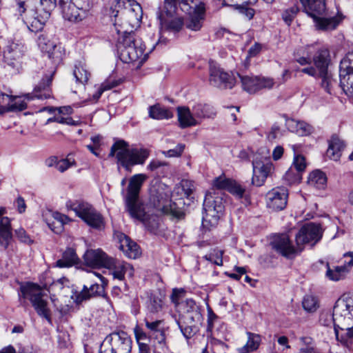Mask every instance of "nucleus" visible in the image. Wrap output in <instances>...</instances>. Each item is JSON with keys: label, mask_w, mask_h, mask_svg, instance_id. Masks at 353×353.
<instances>
[{"label": "nucleus", "mask_w": 353, "mask_h": 353, "mask_svg": "<svg viewBox=\"0 0 353 353\" xmlns=\"http://www.w3.org/2000/svg\"><path fill=\"white\" fill-rule=\"evenodd\" d=\"M147 179L145 174H137L130 178L125 196V205L132 218L143 222L148 230L155 232L159 227L157 217L148 218V215L137 203L141 188Z\"/></svg>", "instance_id": "nucleus-1"}, {"label": "nucleus", "mask_w": 353, "mask_h": 353, "mask_svg": "<svg viewBox=\"0 0 353 353\" xmlns=\"http://www.w3.org/2000/svg\"><path fill=\"white\" fill-rule=\"evenodd\" d=\"M330 317V323H324L328 326L334 324V332L337 340L339 339V329L345 330L346 338L341 339V342L347 343L353 339V296L344 294L339 298L333 308V314H326Z\"/></svg>", "instance_id": "nucleus-2"}, {"label": "nucleus", "mask_w": 353, "mask_h": 353, "mask_svg": "<svg viewBox=\"0 0 353 353\" xmlns=\"http://www.w3.org/2000/svg\"><path fill=\"white\" fill-rule=\"evenodd\" d=\"M129 28L117 29L118 34H122L118 39L117 49L121 60L125 63H132L139 68L147 60L148 54L144 53L145 46L141 39L134 34V32H128Z\"/></svg>", "instance_id": "nucleus-3"}, {"label": "nucleus", "mask_w": 353, "mask_h": 353, "mask_svg": "<svg viewBox=\"0 0 353 353\" xmlns=\"http://www.w3.org/2000/svg\"><path fill=\"white\" fill-rule=\"evenodd\" d=\"M165 8L171 14L172 9L178 14V9L187 13L184 25L192 31H199L205 20V4L200 0H177L172 1L165 0Z\"/></svg>", "instance_id": "nucleus-4"}, {"label": "nucleus", "mask_w": 353, "mask_h": 353, "mask_svg": "<svg viewBox=\"0 0 353 353\" xmlns=\"http://www.w3.org/2000/svg\"><path fill=\"white\" fill-rule=\"evenodd\" d=\"M110 157H116L118 162L128 171H130L132 166L143 164L148 158L150 152L143 148H129L128 143L119 140L116 141L111 147Z\"/></svg>", "instance_id": "nucleus-5"}, {"label": "nucleus", "mask_w": 353, "mask_h": 353, "mask_svg": "<svg viewBox=\"0 0 353 353\" xmlns=\"http://www.w3.org/2000/svg\"><path fill=\"white\" fill-rule=\"evenodd\" d=\"M22 296L30 300L37 314L46 319H50V310L45 297L47 294L38 285L29 283L21 287Z\"/></svg>", "instance_id": "nucleus-6"}, {"label": "nucleus", "mask_w": 353, "mask_h": 353, "mask_svg": "<svg viewBox=\"0 0 353 353\" xmlns=\"http://www.w3.org/2000/svg\"><path fill=\"white\" fill-rule=\"evenodd\" d=\"M66 208L75 212L89 226L95 229H101L104 227V221L101 214L98 212L90 204L85 202L66 203Z\"/></svg>", "instance_id": "nucleus-7"}, {"label": "nucleus", "mask_w": 353, "mask_h": 353, "mask_svg": "<svg viewBox=\"0 0 353 353\" xmlns=\"http://www.w3.org/2000/svg\"><path fill=\"white\" fill-rule=\"evenodd\" d=\"M132 341L125 332H114L107 336L99 353H130Z\"/></svg>", "instance_id": "nucleus-8"}, {"label": "nucleus", "mask_w": 353, "mask_h": 353, "mask_svg": "<svg viewBox=\"0 0 353 353\" xmlns=\"http://www.w3.org/2000/svg\"><path fill=\"white\" fill-rule=\"evenodd\" d=\"M203 209L205 212L202 225L203 228L210 230L217 225L220 215L223 211L224 206L222 199L214 197L211 193L207 194L203 203Z\"/></svg>", "instance_id": "nucleus-9"}, {"label": "nucleus", "mask_w": 353, "mask_h": 353, "mask_svg": "<svg viewBox=\"0 0 353 353\" xmlns=\"http://www.w3.org/2000/svg\"><path fill=\"white\" fill-rule=\"evenodd\" d=\"M172 190L165 184L161 183L158 185L154 192L152 193L150 201L154 208L164 213L176 214V203L172 196Z\"/></svg>", "instance_id": "nucleus-10"}, {"label": "nucleus", "mask_w": 353, "mask_h": 353, "mask_svg": "<svg viewBox=\"0 0 353 353\" xmlns=\"http://www.w3.org/2000/svg\"><path fill=\"white\" fill-rule=\"evenodd\" d=\"M125 1L124 2L121 1L120 5L124 6V3H126L128 6H131L132 8L128 10H122L121 18L119 19V24L115 27V29L125 30V28H129L128 32H132L133 29L140 26L143 10L141 5L137 1Z\"/></svg>", "instance_id": "nucleus-11"}, {"label": "nucleus", "mask_w": 353, "mask_h": 353, "mask_svg": "<svg viewBox=\"0 0 353 353\" xmlns=\"http://www.w3.org/2000/svg\"><path fill=\"white\" fill-rule=\"evenodd\" d=\"M59 5L63 17L70 21H81L92 7L90 0H76L75 3L61 0Z\"/></svg>", "instance_id": "nucleus-12"}, {"label": "nucleus", "mask_w": 353, "mask_h": 353, "mask_svg": "<svg viewBox=\"0 0 353 353\" xmlns=\"http://www.w3.org/2000/svg\"><path fill=\"white\" fill-rule=\"evenodd\" d=\"M19 12L20 13H24L23 20L26 24L27 27L31 32H37L41 30L45 25L46 21L50 17V11L48 10H40L43 13H38L37 10H34L31 7L20 8L19 6Z\"/></svg>", "instance_id": "nucleus-13"}, {"label": "nucleus", "mask_w": 353, "mask_h": 353, "mask_svg": "<svg viewBox=\"0 0 353 353\" xmlns=\"http://www.w3.org/2000/svg\"><path fill=\"white\" fill-rule=\"evenodd\" d=\"M321 236L319 225L309 223L304 225L296 234L295 243L302 252L306 244L314 245L321 239Z\"/></svg>", "instance_id": "nucleus-14"}, {"label": "nucleus", "mask_w": 353, "mask_h": 353, "mask_svg": "<svg viewBox=\"0 0 353 353\" xmlns=\"http://www.w3.org/2000/svg\"><path fill=\"white\" fill-rule=\"evenodd\" d=\"M271 245L277 253L286 259H294L301 252L299 245L296 243L294 245L286 234L276 235Z\"/></svg>", "instance_id": "nucleus-15"}, {"label": "nucleus", "mask_w": 353, "mask_h": 353, "mask_svg": "<svg viewBox=\"0 0 353 353\" xmlns=\"http://www.w3.org/2000/svg\"><path fill=\"white\" fill-rule=\"evenodd\" d=\"M312 61L315 67L309 65L301 69V72L313 77H316L319 73L328 72L330 63L329 50L326 48L319 49L313 56Z\"/></svg>", "instance_id": "nucleus-16"}, {"label": "nucleus", "mask_w": 353, "mask_h": 353, "mask_svg": "<svg viewBox=\"0 0 353 353\" xmlns=\"http://www.w3.org/2000/svg\"><path fill=\"white\" fill-rule=\"evenodd\" d=\"M209 81L214 87L221 89H231L236 83V79L233 74L225 72L214 64H210Z\"/></svg>", "instance_id": "nucleus-17"}, {"label": "nucleus", "mask_w": 353, "mask_h": 353, "mask_svg": "<svg viewBox=\"0 0 353 353\" xmlns=\"http://www.w3.org/2000/svg\"><path fill=\"white\" fill-rule=\"evenodd\" d=\"M243 89L249 93L265 88L270 89L274 85V79L269 77H259L253 75H241L238 74Z\"/></svg>", "instance_id": "nucleus-18"}, {"label": "nucleus", "mask_w": 353, "mask_h": 353, "mask_svg": "<svg viewBox=\"0 0 353 353\" xmlns=\"http://www.w3.org/2000/svg\"><path fill=\"white\" fill-rule=\"evenodd\" d=\"M92 276L97 277L100 280L101 283H94L91 285L89 288L86 285H84L81 292H76L72 296V298L77 303H81L83 301L88 300L92 296L103 294L104 288L108 284V281L99 273L92 272L90 274V277Z\"/></svg>", "instance_id": "nucleus-19"}, {"label": "nucleus", "mask_w": 353, "mask_h": 353, "mask_svg": "<svg viewBox=\"0 0 353 353\" xmlns=\"http://www.w3.org/2000/svg\"><path fill=\"white\" fill-rule=\"evenodd\" d=\"M288 190L283 187L272 188L266 194L267 206L273 210H281L287 205Z\"/></svg>", "instance_id": "nucleus-20"}, {"label": "nucleus", "mask_w": 353, "mask_h": 353, "mask_svg": "<svg viewBox=\"0 0 353 353\" xmlns=\"http://www.w3.org/2000/svg\"><path fill=\"white\" fill-rule=\"evenodd\" d=\"M24 45L20 42H12L4 52V60L8 65L12 68L21 67L23 57L25 54Z\"/></svg>", "instance_id": "nucleus-21"}, {"label": "nucleus", "mask_w": 353, "mask_h": 353, "mask_svg": "<svg viewBox=\"0 0 353 353\" xmlns=\"http://www.w3.org/2000/svg\"><path fill=\"white\" fill-rule=\"evenodd\" d=\"M253 176L252 183L256 186H261L266 179L274 170V165L270 161L262 162L253 161Z\"/></svg>", "instance_id": "nucleus-22"}, {"label": "nucleus", "mask_w": 353, "mask_h": 353, "mask_svg": "<svg viewBox=\"0 0 353 353\" xmlns=\"http://www.w3.org/2000/svg\"><path fill=\"white\" fill-rule=\"evenodd\" d=\"M313 19L315 26L318 30L330 31L335 29L338 26L343 19V16L339 12L331 15L325 12L323 15L316 16L314 14Z\"/></svg>", "instance_id": "nucleus-23"}, {"label": "nucleus", "mask_w": 353, "mask_h": 353, "mask_svg": "<svg viewBox=\"0 0 353 353\" xmlns=\"http://www.w3.org/2000/svg\"><path fill=\"white\" fill-rule=\"evenodd\" d=\"M110 259V257L100 249L87 250L83 255L85 264L94 268H105Z\"/></svg>", "instance_id": "nucleus-24"}, {"label": "nucleus", "mask_w": 353, "mask_h": 353, "mask_svg": "<svg viewBox=\"0 0 353 353\" xmlns=\"http://www.w3.org/2000/svg\"><path fill=\"white\" fill-rule=\"evenodd\" d=\"M345 258H349L348 261H345L346 263L344 265L334 266L333 268H330L327 264L326 276L332 281H338L345 278L349 272V268L353 265V252L345 254Z\"/></svg>", "instance_id": "nucleus-25"}, {"label": "nucleus", "mask_w": 353, "mask_h": 353, "mask_svg": "<svg viewBox=\"0 0 353 353\" xmlns=\"http://www.w3.org/2000/svg\"><path fill=\"white\" fill-rule=\"evenodd\" d=\"M144 322L145 327L150 331L151 336L157 341V343L161 345L165 344V330L163 327V321L157 320L150 321L148 318H145Z\"/></svg>", "instance_id": "nucleus-26"}, {"label": "nucleus", "mask_w": 353, "mask_h": 353, "mask_svg": "<svg viewBox=\"0 0 353 353\" xmlns=\"http://www.w3.org/2000/svg\"><path fill=\"white\" fill-rule=\"evenodd\" d=\"M54 72H51L46 75L45 79L42 80L34 90L32 94H27L25 97L27 100H31L34 98L39 99H46L50 97V91L48 89L50 86Z\"/></svg>", "instance_id": "nucleus-27"}, {"label": "nucleus", "mask_w": 353, "mask_h": 353, "mask_svg": "<svg viewBox=\"0 0 353 353\" xmlns=\"http://www.w3.org/2000/svg\"><path fill=\"white\" fill-rule=\"evenodd\" d=\"M38 45L41 50L48 54L49 59H52L54 62L61 60V52L57 50V46L47 38L41 34L38 38Z\"/></svg>", "instance_id": "nucleus-28"}, {"label": "nucleus", "mask_w": 353, "mask_h": 353, "mask_svg": "<svg viewBox=\"0 0 353 353\" xmlns=\"http://www.w3.org/2000/svg\"><path fill=\"white\" fill-rule=\"evenodd\" d=\"M177 113L178 121L181 128H185L199 124V121H197L193 114V111H191L189 108L179 107L177 108Z\"/></svg>", "instance_id": "nucleus-29"}, {"label": "nucleus", "mask_w": 353, "mask_h": 353, "mask_svg": "<svg viewBox=\"0 0 353 353\" xmlns=\"http://www.w3.org/2000/svg\"><path fill=\"white\" fill-rule=\"evenodd\" d=\"M119 248L130 259H137L141 255L139 246L125 235L121 238Z\"/></svg>", "instance_id": "nucleus-30"}, {"label": "nucleus", "mask_w": 353, "mask_h": 353, "mask_svg": "<svg viewBox=\"0 0 353 353\" xmlns=\"http://www.w3.org/2000/svg\"><path fill=\"white\" fill-rule=\"evenodd\" d=\"M194 185L192 181L182 180L176 185L172 192V196L174 201L181 200L184 197H188L192 193Z\"/></svg>", "instance_id": "nucleus-31"}, {"label": "nucleus", "mask_w": 353, "mask_h": 353, "mask_svg": "<svg viewBox=\"0 0 353 353\" xmlns=\"http://www.w3.org/2000/svg\"><path fill=\"white\" fill-rule=\"evenodd\" d=\"M248 337L246 343L241 347L238 349L239 353H251L256 351L262 341V336L256 333L246 332Z\"/></svg>", "instance_id": "nucleus-32"}, {"label": "nucleus", "mask_w": 353, "mask_h": 353, "mask_svg": "<svg viewBox=\"0 0 353 353\" xmlns=\"http://www.w3.org/2000/svg\"><path fill=\"white\" fill-rule=\"evenodd\" d=\"M12 239L10 221L8 217L0 219V246L6 250Z\"/></svg>", "instance_id": "nucleus-33"}, {"label": "nucleus", "mask_w": 353, "mask_h": 353, "mask_svg": "<svg viewBox=\"0 0 353 353\" xmlns=\"http://www.w3.org/2000/svg\"><path fill=\"white\" fill-rule=\"evenodd\" d=\"M344 147V142L339 137L334 136L329 141L326 156L332 160L338 161L341 156V151Z\"/></svg>", "instance_id": "nucleus-34"}, {"label": "nucleus", "mask_w": 353, "mask_h": 353, "mask_svg": "<svg viewBox=\"0 0 353 353\" xmlns=\"http://www.w3.org/2000/svg\"><path fill=\"white\" fill-rule=\"evenodd\" d=\"M286 125L289 130L299 136H306L312 132V127L310 124L294 119H288Z\"/></svg>", "instance_id": "nucleus-35"}, {"label": "nucleus", "mask_w": 353, "mask_h": 353, "mask_svg": "<svg viewBox=\"0 0 353 353\" xmlns=\"http://www.w3.org/2000/svg\"><path fill=\"white\" fill-rule=\"evenodd\" d=\"M192 111L199 124L203 119H212L216 115L214 108L208 104L197 103L192 107Z\"/></svg>", "instance_id": "nucleus-36"}, {"label": "nucleus", "mask_w": 353, "mask_h": 353, "mask_svg": "<svg viewBox=\"0 0 353 353\" xmlns=\"http://www.w3.org/2000/svg\"><path fill=\"white\" fill-rule=\"evenodd\" d=\"M303 6L309 11L310 15L314 18L323 15L326 12L325 0H300Z\"/></svg>", "instance_id": "nucleus-37"}, {"label": "nucleus", "mask_w": 353, "mask_h": 353, "mask_svg": "<svg viewBox=\"0 0 353 353\" xmlns=\"http://www.w3.org/2000/svg\"><path fill=\"white\" fill-rule=\"evenodd\" d=\"M79 261V258L72 248H67L63 252L62 258L57 260L56 262V267L63 268H70L77 264Z\"/></svg>", "instance_id": "nucleus-38"}, {"label": "nucleus", "mask_w": 353, "mask_h": 353, "mask_svg": "<svg viewBox=\"0 0 353 353\" xmlns=\"http://www.w3.org/2000/svg\"><path fill=\"white\" fill-rule=\"evenodd\" d=\"M51 215L54 221H48L47 224L55 233H60L63 230V225L71 221L68 216L58 212H52Z\"/></svg>", "instance_id": "nucleus-39"}, {"label": "nucleus", "mask_w": 353, "mask_h": 353, "mask_svg": "<svg viewBox=\"0 0 353 353\" xmlns=\"http://www.w3.org/2000/svg\"><path fill=\"white\" fill-rule=\"evenodd\" d=\"M106 264L107 265L105 268L109 269L112 271V274L114 279H117L119 281L124 279V261L110 258L108 263Z\"/></svg>", "instance_id": "nucleus-40"}, {"label": "nucleus", "mask_w": 353, "mask_h": 353, "mask_svg": "<svg viewBox=\"0 0 353 353\" xmlns=\"http://www.w3.org/2000/svg\"><path fill=\"white\" fill-rule=\"evenodd\" d=\"M149 116L153 119H169L173 117V113L168 109L156 104L149 108Z\"/></svg>", "instance_id": "nucleus-41"}, {"label": "nucleus", "mask_w": 353, "mask_h": 353, "mask_svg": "<svg viewBox=\"0 0 353 353\" xmlns=\"http://www.w3.org/2000/svg\"><path fill=\"white\" fill-rule=\"evenodd\" d=\"M307 183L317 189H323L326 186L327 177L323 172L314 170L310 174Z\"/></svg>", "instance_id": "nucleus-42"}, {"label": "nucleus", "mask_w": 353, "mask_h": 353, "mask_svg": "<svg viewBox=\"0 0 353 353\" xmlns=\"http://www.w3.org/2000/svg\"><path fill=\"white\" fill-rule=\"evenodd\" d=\"M18 4L20 8H30L33 4L39 5L42 7V10L51 11L55 7L56 0H19Z\"/></svg>", "instance_id": "nucleus-43"}, {"label": "nucleus", "mask_w": 353, "mask_h": 353, "mask_svg": "<svg viewBox=\"0 0 353 353\" xmlns=\"http://www.w3.org/2000/svg\"><path fill=\"white\" fill-rule=\"evenodd\" d=\"M227 347L223 342L210 337L208 339L205 347L203 350H207L209 353H226Z\"/></svg>", "instance_id": "nucleus-44"}, {"label": "nucleus", "mask_w": 353, "mask_h": 353, "mask_svg": "<svg viewBox=\"0 0 353 353\" xmlns=\"http://www.w3.org/2000/svg\"><path fill=\"white\" fill-rule=\"evenodd\" d=\"M120 83V81L109 79L103 82L97 90L95 93L92 95V99H90L92 102H96L101 96L103 92L109 90L113 88L117 87Z\"/></svg>", "instance_id": "nucleus-45"}, {"label": "nucleus", "mask_w": 353, "mask_h": 353, "mask_svg": "<svg viewBox=\"0 0 353 353\" xmlns=\"http://www.w3.org/2000/svg\"><path fill=\"white\" fill-rule=\"evenodd\" d=\"M73 74L77 82L81 84L86 83L90 76V73L87 70L85 65L81 63L75 65Z\"/></svg>", "instance_id": "nucleus-46"}, {"label": "nucleus", "mask_w": 353, "mask_h": 353, "mask_svg": "<svg viewBox=\"0 0 353 353\" xmlns=\"http://www.w3.org/2000/svg\"><path fill=\"white\" fill-rule=\"evenodd\" d=\"M340 85L343 92L349 97H353V72L347 74H341Z\"/></svg>", "instance_id": "nucleus-47"}, {"label": "nucleus", "mask_w": 353, "mask_h": 353, "mask_svg": "<svg viewBox=\"0 0 353 353\" xmlns=\"http://www.w3.org/2000/svg\"><path fill=\"white\" fill-rule=\"evenodd\" d=\"M353 72V52L347 53L341 61L339 76Z\"/></svg>", "instance_id": "nucleus-48"}, {"label": "nucleus", "mask_w": 353, "mask_h": 353, "mask_svg": "<svg viewBox=\"0 0 353 353\" xmlns=\"http://www.w3.org/2000/svg\"><path fill=\"white\" fill-rule=\"evenodd\" d=\"M303 309L308 312H314L319 307V302L313 295H305L303 299Z\"/></svg>", "instance_id": "nucleus-49"}, {"label": "nucleus", "mask_w": 353, "mask_h": 353, "mask_svg": "<svg viewBox=\"0 0 353 353\" xmlns=\"http://www.w3.org/2000/svg\"><path fill=\"white\" fill-rule=\"evenodd\" d=\"M316 78L321 79V85L327 92L331 93L333 79L332 74L328 71L324 73H319Z\"/></svg>", "instance_id": "nucleus-50"}, {"label": "nucleus", "mask_w": 353, "mask_h": 353, "mask_svg": "<svg viewBox=\"0 0 353 353\" xmlns=\"http://www.w3.org/2000/svg\"><path fill=\"white\" fill-rule=\"evenodd\" d=\"M76 165V161L72 154H69L66 158L60 159L57 164V170L60 172H64L71 167Z\"/></svg>", "instance_id": "nucleus-51"}, {"label": "nucleus", "mask_w": 353, "mask_h": 353, "mask_svg": "<svg viewBox=\"0 0 353 353\" xmlns=\"http://www.w3.org/2000/svg\"><path fill=\"white\" fill-rule=\"evenodd\" d=\"M182 306L184 311L187 313H192L194 314V316H191L190 318L191 320H193L194 317L199 319L200 314L199 312V307L196 304V302L190 299H186L184 303H182Z\"/></svg>", "instance_id": "nucleus-52"}, {"label": "nucleus", "mask_w": 353, "mask_h": 353, "mask_svg": "<svg viewBox=\"0 0 353 353\" xmlns=\"http://www.w3.org/2000/svg\"><path fill=\"white\" fill-rule=\"evenodd\" d=\"M176 323L180 329L182 334L186 339H190L193 337L198 332V328L194 325H183L180 321H176Z\"/></svg>", "instance_id": "nucleus-53"}, {"label": "nucleus", "mask_w": 353, "mask_h": 353, "mask_svg": "<svg viewBox=\"0 0 353 353\" xmlns=\"http://www.w3.org/2000/svg\"><path fill=\"white\" fill-rule=\"evenodd\" d=\"M284 179L289 184L299 183L301 180V173L290 167L285 172Z\"/></svg>", "instance_id": "nucleus-54"}, {"label": "nucleus", "mask_w": 353, "mask_h": 353, "mask_svg": "<svg viewBox=\"0 0 353 353\" xmlns=\"http://www.w3.org/2000/svg\"><path fill=\"white\" fill-rule=\"evenodd\" d=\"M185 290L183 288H174L170 295L171 302L177 307L181 303H183V299L185 295Z\"/></svg>", "instance_id": "nucleus-55"}, {"label": "nucleus", "mask_w": 353, "mask_h": 353, "mask_svg": "<svg viewBox=\"0 0 353 353\" xmlns=\"http://www.w3.org/2000/svg\"><path fill=\"white\" fill-rule=\"evenodd\" d=\"M183 24L184 22L181 17H176L171 19L168 22L162 23V26H163L167 29L174 32L179 31Z\"/></svg>", "instance_id": "nucleus-56"}, {"label": "nucleus", "mask_w": 353, "mask_h": 353, "mask_svg": "<svg viewBox=\"0 0 353 353\" xmlns=\"http://www.w3.org/2000/svg\"><path fill=\"white\" fill-rule=\"evenodd\" d=\"M10 97H12V101L10 102L7 101L4 105H8L11 110H23L26 108L27 104L24 100H22L21 98Z\"/></svg>", "instance_id": "nucleus-57"}, {"label": "nucleus", "mask_w": 353, "mask_h": 353, "mask_svg": "<svg viewBox=\"0 0 353 353\" xmlns=\"http://www.w3.org/2000/svg\"><path fill=\"white\" fill-rule=\"evenodd\" d=\"M223 251L220 250H214L213 252L206 254L205 258L217 265L223 264Z\"/></svg>", "instance_id": "nucleus-58"}, {"label": "nucleus", "mask_w": 353, "mask_h": 353, "mask_svg": "<svg viewBox=\"0 0 353 353\" xmlns=\"http://www.w3.org/2000/svg\"><path fill=\"white\" fill-rule=\"evenodd\" d=\"M298 11L299 8L296 6H294L283 11L282 13V19L288 26L291 24Z\"/></svg>", "instance_id": "nucleus-59"}, {"label": "nucleus", "mask_w": 353, "mask_h": 353, "mask_svg": "<svg viewBox=\"0 0 353 353\" xmlns=\"http://www.w3.org/2000/svg\"><path fill=\"white\" fill-rule=\"evenodd\" d=\"M232 180L225 176H219L214 180L213 185L219 190H228Z\"/></svg>", "instance_id": "nucleus-60"}, {"label": "nucleus", "mask_w": 353, "mask_h": 353, "mask_svg": "<svg viewBox=\"0 0 353 353\" xmlns=\"http://www.w3.org/2000/svg\"><path fill=\"white\" fill-rule=\"evenodd\" d=\"M291 167H293L296 170L301 173L303 172L306 168L305 159L302 155H295L294 157L293 163Z\"/></svg>", "instance_id": "nucleus-61"}, {"label": "nucleus", "mask_w": 353, "mask_h": 353, "mask_svg": "<svg viewBox=\"0 0 353 353\" xmlns=\"http://www.w3.org/2000/svg\"><path fill=\"white\" fill-rule=\"evenodd\" d=\"M228 191L238 198H242L245 192V189L235 181L232 180Z\"/></svg>", "instance_id": "nucleus-62"}, {"label": "nucleus", "mask_w": 353, "mask_h": 353, "mask_svg": "<svg viewBox=\"0 0 353 353\" xmlns=\"http://www.w3.org/2000/svg\"><path fill=\"white\" fill-rule=\"evenodd\" d=\"M184 148L183 144H179L174 148L163 152V154L168 157H177L181 155Z\"/></svg>", "instance_id": "nucleus-63"}, {"label": "nucleus", "mask_w": 353, "mask_h": 353, "mask_svg": "<svg viewBox=\"0 0 353 353\" xmlns=\"http://www.w3.org/2000/svg\"><path fill=\"white\" fill-rule=\"evenodd\" d=\"M163 306V301L161 298L153 296L150 299V307L152 312H158Z\"/></svg>", "instance_id": "nucleus-64"}]
</instances>
